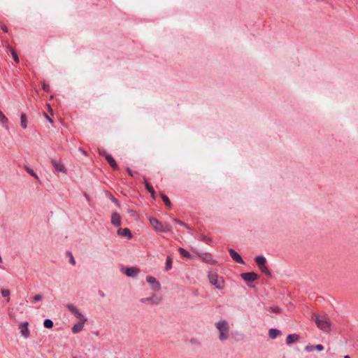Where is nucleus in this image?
<instances>
[{
  "label": "nucleus",
  "instance_id": "49530a36",
  "mask_svg": "<svg viewBox=\"0 0 358 358\" xmlns=\"http://www.w3.org/2000/svg\"><path fill=\"white\" fill-rule=\"evenodd\" d=\"M100 296H102V297H104V294L102 292V293H100Z\"/></svg>",
  "mask_w": 358,
  "mask_h": 358
},
{
  "label": "nucleus",
  "instance_id": "aec40b11",
  "mask_svg": "<svg viewBox=\"0 0 358 358\" xmlns=\"http://www.w3.org/2000/svg\"><path fill=\"white\" fill-rule=\"evenodd\" d=\"M281 334V331L277 329H271L268 331V336L271 338H275L277 336Z\"/></svg>",
  "mask_w": 358,
  "mask_h": 358
},
{
  "label": "nucleus",
  "instance_id": "ea45409f",
  "mask_svg": "<svg viewBox=\"0 0 358 358\" xmlns=\"http://www.w3.org/2000/svg\"><path fill=\"white\" fill-rule=\"evenodd\" d=\"M111 201L117 206L119 205L117 199H115L114 196H111Z\"/></svg>",
  "mask_w": 358,
  "mask_h": 358
},
{
  "label": "nucleus",
  "instance_id": "4be33fe9",
  "mask_svg": "<svg viewBox=\"0 0 358 358\" xmlns=\"http://www.w3.org/2000/svg\"><path fill=\"white\" fill-rule=\"evenodd\" d=\"M199 256L207 263L213 264L215 262L207 253H202Z\"/></svg>",
  "mask_w": 358,
  "mask_h": 358
},
{
  "label": "nucleus",
  "instance_id": "79ce46f5",
  "mask_svg": "<svg viewBox=\"0 0 358 358\" xmlns=\"http://www.w3.org/2000/svg\"><path fill=\"white\" fill-rule=\"evenodd\" d=\"M99 154L102 156H104L106 157V155H109L108 153H107L105 150H103V151H99Z\"/></svg>",
  "mask_w": 358,
  "mask_h": 358
},
{
  "label": "nucleus",
  "instance_id": "2f4dec72",
  "mask_svg": "<svg viewBox=\"0 0 358 358\" xmlns=\"http://www.w3.org/2000/svg\"><path fill=\"white\" fill-rule=\"evenodd\" d=\"M173 222H175L176 223H177V224H180V226H182V227H185V228H187V229H189V226H188L187 224H185V222H182V221L179 220H178V219H177V218H173Z\"/></svg>",
  "mask_w": 358,
  "mask_h": 358
},
{
  "label": "nucleus",
  "instance_id": "1a4fd4ad",
  "mask_svg": "<svg viewBox=\"0 0 358 358\" xmlns=\"http://www.w3.org/2000/svg\"><path fill=\"white\" fill-rule=\"evenodd\" d=\"M229 252L230 254L231 257L237 263L244 264V262L241 257V255L236 252L234 250L230 248L229 249Z\"/></svg>",
  "mask_w": 358,
  "mask_h": 358
},
{
  "label": "nucleus",
  "instance_id": "c9c22d12",
  "mask_svg": "<svg viewBox=\"0 0 358 358\" xmlns=\"http://www.w3.org/2000/svg\"><path fill=\"white\" fill-rule=\"evenodd\" d=\"M42 88L45 92H50V86L48 84H46L45 82L43 83Z\"/></svg>",
  "mask_w": 358,
  "mask_h": 358
},
{
  "label": "nucleus",
  "instance_id": "423d86ee",
  "mask_svg": "<svg viewBox=\"0 0 358 358\" xmlns=\"http://www.w3.org/2000/svg\"><path fill=\"white\" fill-rule=\"evenodd\" d=\"M146 281L151 285L155 291H159L161 289L160 283L152 276H147Z\"/></svg>",
  "mask_w": 358,
  "mask_h": 358
},
{
  "label": "nucleus",
  "instance_id": "393cba45",
  "mask_svg": "<svg viewBox=\"0 0 358 358\" xmlns=\"http://www.w3.org/2000/svg\"><path fill=\"white\" fill-rule=\"evenodd\" d=\"M171 268H172V259L170 256H168L166 257L165 270L169 271L171 269Z\"/></svg>",
  "mask_w": 358,
  "mask_h": 358
},
{
  "label": "nucleus",
  "instance_id": "6ab92c4d",
  "mask_svg": "<svg viewBox=\"0 0 358 358\" xmlns=\"http://www.w3.org/2000/svg\"><path fill=\"white\" fill-rule=\"evenodd\" d=\"M255 262L259 267L266 265V258L263 256H257L255 257Z\"/></svg>",
  "mask_w": 358,
  "mask_h": 358
},
{
  "label": "nucleus",
  "instance_id": "c85d7f7f",
  "mask_svg": "<svg viewBox=\"0 0 358 358\" xmlns=\"http://www.w3.org/2000/svg\"><path fill=\"white\" fill-rule=\"evenodd\" d=\"M43 325L45 328L50 329L53 327V322L50 319H45Z\"/></svg>",
  "mask_w": 358,
  "mask_h": 358
},
{
  "label": "nucleus",
  "instance_id": "de8ad7c7",
  "mask_svg": "<svg viewBox=\"0 0 358 358\" xmlns=\"http://www.w3.org/2000/svg\"><path fill=\"white\" fill-rule=\"evenodd\" d=\"M344 358H350L349 355H345Z\"/></svg>",
  "mask_w": 358,
  "mask_h": 358
},
{
  "label": "nucleus",
  "instance_id": "58836bf2",
  "mask_svg": "<svg viewBox=\"0 0 358 358\" xmlns=\"http://www.w3.org/2000/svg\"><path fill=\"white\" fill-rule=\"evenodd\" d=\"M270 308L273 312L276 313H278L280 311V310L278 307H271Z\"/></svg>",
  "mask_w": 358,
  "mask_h": 358
},
{
  "label": "nucleus",
  "instance_id": "e433bc0d",
  "mask_svg": "<svg viewBox=\"0 0 358 358\" xmlns=\"http://www.w3.org/2000/svg\"><path fill=\"white\" fill-rule=\"evenodd\" d=\"M33 299L35 301H41L43 299V296L40 294H36L35 295L34 297H33Z\"/></svg>",
  "mask_w": 358,
  "mask_h": 358
},
{
  "label": "nucleus",
  "instance_id": "473e14b6",
  "mask_svg": "<svg viewBox=\"0 0 358 358\" xmlns=\"http://www.w3.org/2000/svg\"><path fill=\"white\" fill-rule=\"evenodd\" d=\"M1 295L3 297H8V301L10 299V298H9L10 291L6 289H1Z\"/></svg>",
  "mask_w": 358,
  "mask_h": 358
},
{
  "label": "nucleus",
  "instance_id": "09e8293b",
  "mask_svg": "<svg viewBox=\"0 0 358 358\" xmlns=\"http://www.w3.org/2000/svg\"><path fill=\"white\" fill-rule=\"evenodd\" d=\"M73 358H76V357H73Z\"/></svg>",
  "mask_w": 358,
  "mask_h": 358
},
{
  "label": "nucleus",
  "instance_id": "a211bd4d",
  "mask_svg": "<svg viewBox=\"0 0 358 358\" xmlns=\"http://www.w3.org/2000/svg\"><path fill=\"white\" fill-rule=\"evenodd\" d=\"M159 301V299H157L155 297H148V298H143L141 299V302L143 303H152L157 304Z\"/></svg>",
  "mask_w": 358,
  "mask_h": 358
},
{
  "label": "nucleus",
  "instance_id": "cd10ccee",
  "mask_svg": "<svg viewBox=\"0 0 358 358\" xmlns=\"http://www.w3.org/2000/svg\"><path fill=\"white\" fill-rule=\"evenodd\" d=\"M10 53H11V55H12L14 61L17 64L19 63L20 60H19V58H18V56H17V54L16 51L13 48H10Z\"/></svg>",
  "mask_w": 358,
  "mask_h": 358
},
{
  "label": "nucleus",
  "instance_id": "f257e3e1",
  "mask_svg": "<svg viewBox=\"0 0 358 358\" xmlns=\"http://www.w3.org/2000/svg\"><path fill=\"white\" fill-rule=\"evenodd\" d=\"M314 319L317 327L325 333H329L331 331V324L329 320L325 316H320L314 315L312 317Z\"/></svg>",
  "mask_w": 358,
  "mask_h": 358
},
{
  "label": "nucleus",
  "instance_id": "5701e85b",
  "mask_svg": "<svg viewBox=\"0 0 358 358\" xmlns=\"http://www.w3.org/2000/svg\"><path fill=\"white\" fill-rule=\"evenodd\" d=\"M20 124L23 129L27 128V118L25 114H21L20 115Z\"/></svg>",
  "mask_w": 358,
  "mask_h": 358
},
{
  "label": "nucleus",
  "instance_id": "f704fd0d",
  "mask_svg": "<svg viewBox=\"0 0 358 358\" xmlns=\"http://www.w3.org/2000/svg\"><path fill=\"white\" fill-rule=\"evenodd\" d=\"M314 346H315V345H306V346L305 347V350H306V352H312V351H313L314 350H315V348H314Z\"/></svg>",
  "mask_w": 358,
  "mask_h": 358
},
{
  "label": "nucleus",
  "instance_id": "f8f14e48",
  "mask_svg": "<svg viewBox=\"0 0 358 358\" xmlns=\"http://www.w3.org/2000/svg\"><path fill=\"white\" fill-rule=\"evenodd\" d=\"M139 273V269L136 267L127 268L124 273L129 277H135Z\"/></svg>",
  "mask_w": 358,
  "mask_h": 358
},
{
  "label": "nucleus",
  "instance_id": "4468645a",
  "mask_svg": "<svg viewBox=\"0 0 358 358\" xmlns=\"http://www.w3.org/2000/svg\"><path fill=\"white\" fill-rule=\"evenodd\" d=\"M117 234L121 236H125L128 239H131L132 237V234L128 228L119 229L117 230Z\"/></svg>",
  "mask_w": 358,
  "mask_h": 358
},
{
  "label": "nucleus",
  "instance_id": "b1692460",
  "mask_svg": "<svg viewBox=\"0 0 358 358\" xmlns=\"http://www.w3.org/2000/svg\"><path fill=\"white\" fill-rule=\"evenodd\" d=\"M178 251H179L180 254L181 255V256H182L184 257L191 258V257H192L190 253L189 252H187V250H185V249H183L182 248H179Z\"/></svg>",
  "mask_w": 358,
  "mask_h": 358
},
{
  "label": "nucleus",
  "instance_id": "f3484780",
  "mask_svg": "<svg viewBox=\"0 0 358 358\" xmlns=\"http://www.w3.org/2000/svg\"><path fill=\"white\" fill-rule=\"evenodd\" d=\"M85 323V322L80 321V322L74 324L71 329L72 332L74 334H78V333L80 332L84 327Z\"/></svg>",
  "mask_w": 358,
  "mask_h": 358
},
{
  "label": "nucleus",
  "instance_id": "dca6fc26",
  "mask_svg": "<svg viewBox=\"0 0 358 358\" xmlns=\"http://www.w3.org/2000/svg\"><path fill=\"white\" fill-rule=\"evenodd\" d=\"M106 159L113 169H115V170L118 169V165L117 164L115 160L113 159V157L110 155H106Z\"/></svg>",
  "mask_w": 358,
  "mask_h": 358
},
{
  "label": "nucleus",
  "instance_id": "6e6552de",
  "mask_svg": "<svg viewBox=\"0 0 358 358\" xmlns=\"http://www.w3.org/2000/svg\"><path fill=\"white\" fill-rule=\"evenodd\" d=\"M28 322H24L20 324V333L22 336H24L25 338H27L29 336V330L28 328Z\"/></svg>",
  "mask_w": 358,
  "mask_h": 358
},
{
  "label": "nucleus",
  "instance_id": "4c0bfd02",
  "mask_svg": "<svg viewBox=\"0 0 358 358\" xmlns=\"http://www.w3.org/2000/svg\"><path fill=\"white\" fill-rule=\"evenodd\" d=\"M315 349L318 350V351H322L324 350V346L321 344H318V345H315L314 346Z\"/></svg>",
  "mask_w": 358,
  "mask_h": 358
},
{
  "label": "nucleus",
  "instance_id": "f03ea898",
  "mask_svg": "<svg viewBox=\"0 0 358 358\" xmlns=\"http://www.w3.org/2000/svg\"><path fill=\"white\" fill-rule=\"evenodd\" d=\"M215 327L219 331V339L225 341L229 337V325L226 320H220L215 323Z\"/></svg>",
  "mask_w": 358,
  "mask_h": 358
},
{
  "label": "nucleus",
  "instance_id": "bb28decb",
  "mask_svg": "<svg viewBox=\"0 0 358 358\" xmlns=\"http://www.w3.org/2000/svg\"><path fill=\"white\" fill-rule=\"evenodd\" d=\"M259 268L260 269L261 272L263 273L264 274H265L266 275H267V276L271 275V272H270L269 269L268 268V267L266 266V265L260 266V267H259Z\"/></svg>",
  "mask_w": 358,
  "mask_h": 358
},
{
  "label": "nucleus",
  "instance_id": "0eeeda50",
  "mask_svg": "<svg viewBox=\"0 0 358 358\" xmlns=\"http://www.w3.org/2000/svg\"><path fill=\"white\" fill-rule=\"evenodd\" d=\"M241 277L245 281L253 282L258 278V275L254 272H247L241 274Z\"/></svg>",
  "mask_w": 358,
  "mask_h": 358
},
{
  "label": "nucleus",
  "instance_id": "7ed1b4c3",
  "mask_svg": "<svg viewBox=\"0 0 358 358\" xmlns=\"http://www.w3.org/2000/svg\"><path fill=\"white\" fill-rule=\"evenodd\" d=\"M150 224L157 232L166 233L171 231V226L167 223H162L157 218H150Z\"/></svg>",
  "mask_w": 358,
  "mask_h": 358
},
{
  "label": "nucleus",
  "instance_id": "a19ab883",
  "mask_svg": "<svg viewBox=\"0 0 358 358\" xmlns=\"http://www.w3.org/2000/svg\"><path fill=\"white\" fill-rule=\"evenodd\" d=\"M1 29L5 32V33H7L8 32V28L6 25L3 24L1 25Z\"/></svg>",
  "mask_w": 358,
  "mask_h": 358
},
{
  "label": "nucleus",
  "instance_id": "9d476101",
  "mask_svg": "<svg viewBox=\"0 0 358 358\" xmlns=\"http://www.w3.org/2000/svg\"><path fill=\"white\" fill-rule=\"evenodd\" d=\"M51 162L56 171L59 172L66 173V168L62 163L55 159H52Z\"/></svg>",
  "mask_w": 358,
  "mask_h": 358
},
{
  "label": "nucleus",
  "instance_id": "37998d69",
  "mask_svg": "<svg viewBox=\"0 0 358 358\" xmlns=\"http://www.w3.org/2000/svg\"><path fill=\"white\" fill-rule=\"evenodd\" d=\"M127 170L128 173H129L131 176H134L132 171H131L129 168H127Z\"/></svg>",
  "mask_w": 358,
  "mask_h": 358
},
{
  "label": "nucleus",
  "instance_id": "7c9ffc66",
  "mask_svg": "<svg viewBox=\"0 0 358 358\" xmlns=\"http://www.w3.org/2000/svg\"><path fill=\"white\" fill-rule=\"evenodd\" d=\"M200 240L203 242H205L207 244H210L212 241L211 238L210 237H208L205 235L201 234L200 236Z\"/></svg>",
  "mask_w": 358,
  "mask_h": 358
},
{
  "label": "nucleus",
  "instance_id": "2eb2a0df",
  "mask_svg": "<svg viewBox=\"0 0 358 358\" xmlns=\"http://www.w3.org/2000/svg\"><path fill=\"white\" fill-rule=\"evenodd\" d=\"M0 124L6 129H9L8 127V119L6 117V115L2 113L0 110Z\"/></svg>",
  "mask_w": 358,
  "mask_h": 358
},
{
  "label": "nucleus",
  "instance_id": "39448f33",
  "mask_svg": "<svg viewBox=\"0 0 358 358\" xmlns=\"http://www.w3.org/2000/svg\"><path fill=\"white\" fill-rule=\"evenodd\" d=\"M67 309L81 322H87V318L73 304L67 305Z\"/></svg>",
  "mask_w": 358,
  "mask_h": 358
},
{
  "label": "nucleus",
  "instance_id": "a878e982",
  "mask_svg": "<svg viewBox=\"0 0 358 358\" xmlns=\"http://www.w3.org/2000/svg\"><path fill=\"white\" fill-rule=\"evenodd\" d=\"M161 197H162L163 201L164 202L165 205L166 206H168L169 208H171V203L169 197L166 195L164 194H161Z\"/></svg>",
  "mask_w": 358,
  "mask_h": 358
},
{
  "label": "nucleus",
  "instance_id": "20e7f679",
  "mask_svg": "<svg viewBox=\"0 0 358 358\" xmlns=\"http://www.w3.org/2000/svg\"><path fill=\"white\" fill-rule=\"evenodd\" d=\"M210 283L215 286L217 289H223L225 287L224 280L222 277L219 276L217 273H210L208 275Z\"/></svg>",
  "mask_w": 358,
  "mask_h": 358
},
{
  "label": "nucleus",
  "instance_id": "c756f323",
  "mask_svg": "<svg viewBox=\"0 0 358 358\" xmlns=\"http://www.w3.org/2000/svg\"><path fill=\"white\" fill-rule=\"evenodd\" d=\"M24 169H25L26 171H27L29 174H30L31 176H33V177H34V178H35L36 179H37V180L38 179V176L36 175V173H35V172H34L31 169H30V168H29V167H28V166H25V167H24Z\"/></svg>",
  "mask_w": 358,
  "mask_h": 358
},
{
  "label": "nucleus",
  "instance_id": "a18cd8bd",
  "mask_svg": "<svg viewBox=\"0 0 358 358\" xmlns=\"http://www.w3.org/2000/svg\"><path fill=\"white\" fill-rule=\"evenodd\" d=\"M79 150L82 152V153H83V155H87V152H86V151H85V150H83L82 148H80Z\"/></svg>",
  "mask_w": 358,
  "mask_h": 358
},
{
  "label": "nucleus",
  "instance_id": "9b49d317",
  "mask_svg": "<svg viewBox=\"0 0 358 358\" xmlns=\"http://www.w3.org/2000/svg\"><path fill=\"white\" fill-rule=\"evenodd\" d=\"M111 223L115 227L121 224V217L117 213H113L111 216Z\"/></svg>",
  "mask_w": 358,
  "mask_h": 358
},
{
  "label": "nucleus",
  "instance_id": "72a5a7b5",
  "mask_svg": "<svg viewBox=\"0 0 358 358\" xmlns=\"http://www.w3.org/2000/svg\"><path fill=\"white\" fill-rule=\"evenodd\" d=\"M67 254H68V255H69V257H70V260H69V261H70V263H71V264H73V265H75V264H76V261H75V259H74V257H73V256L72 253H71V252H67Z\"/></svg>",
  "mask_w": 358,
  "mask_h": 358
},
{
  "label": "nucleus",
  "instance_id": "c03bdc74",
  "mask_svg": "<svg viewBox=\"0 0 358 358\" xmlns=\"http://www.w3.org/2000/svg\"><path fill=\"white\" fill-rule=\"evenodd\" d=\"M45 117L46 119L50 122H52V119L47 115V114H45Z\"/></svg>",
  "mask_w": 358,
  "mask_h": 358
},
{
  "label": "nucleus",
  "instance_id": "412c9836",
  "mask_svg": "<svg viewBox=\"0 0 358 358\" xmlns=\"http://www.w3.org/2000/svg\"><path fill=\"white\" fill-rule=\"evenodd\" d=\"M146 189L150 193L151 196L155 199V192L152 186L146 180L144 182Z\"/></svg>",
  "mask_w": 358,
  "mask_h": 358
},
{
  "label": "nucleus",
  "instance_id": "ddd939ff",
  "mask_svg": "<svg viewBox=\"0 0 358 358\" xmlns=\"http://www.w3.org/2000/svg\"><path fill=\"white\" fill-rule=\"evenodd\" d=\"M299 340V336L296 334H289L286 338V344L289 345Z\"/></svg>",
  "mask_w": 358,
  "mask_h": 358
}]
</instances>
